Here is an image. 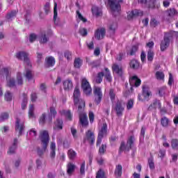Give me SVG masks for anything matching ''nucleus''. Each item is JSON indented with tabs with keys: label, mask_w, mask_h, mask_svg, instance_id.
Segmentation results:
<instances>
[{
	"label": "nucleus",
	"mask_w": 178,
	"mask_h": 178,
	"mask_svg": "<svg viewBox=\"0 0 178 178\" xmlns=\"http://www.w3.org/2000/svg\"><path fill=\"white\" fill-rule=\"evenodd\" d=\"M148 163L150 169H154L155 168V164L154 163V160L152 159H149L148 160Z\"/></svg>",
	"instance_id": "obj_56"
},
{
	"label": "nucleus",
	"mask_w": 178,
	"mask_h": 178,
	"mask_svg": "<svg viewBox=\"0 0 178 178\" xmlns=\"http://www.w3.org/2000/svg\"><path fill=\"white\" fill-rule=\"evenodd\" d=\"M35 40H37V35L34 33L31 34L29 36L30 42H34Z\"/></svg>",
	"instance_id": "obj_57"
},
{
	"label": "nucleus",
	"mask_w": 178,
	"mask_h": 178,
	"mask_svg": "<svg viewBox=\"0 0 178 178\" xmlns=\"http://www.w3.org/2000/svg\"><path fill=\"white\" fill-rule=\"evenodd\" d=\"M29 136H31V138H35L37 137V131L34 129H31L29 132Z\"/></svg>",
	"instance_id": "obj_47"
},
{
	"label": "nucleus",
	"mask_w": 178,
	"mask_h": 178,
	"mask_svg": "<svg viewBox=\"0 0 178 178\" xmlns=\"http://www.w3.org/2000/svg\"><path fill=\"white\" fill-rule=\"evenodd\" d=\"M106 129H108V125L106 124H103V126L98 134L97 145H99L101 143H102V138H104V136L106 134Z\"/></svg>",
	"instance_id": "obj_12"
},
{
	"label": "nucleus",
	"mask_w": 178,
	"mask_h": 178,
	"mask_svg": "<svg viewBox=\"0 0 178 178\" xmlns=\"http://www.w3.org/2000/svg\"><path fill=\"white\" fill-rule=\"evenodd\" d=\"M116 27H118V24L115 22H113L112 24L109 25L110 30H112L113 31H115V30H116Z\"/></svg>",
	"instance_id": "obj_64"
},
{
	"label": "nucleus",
	"mask_w": 178,
	"mask_h": 178,
	"mask_svg": "<svg viewBox=\"0 0 178 178\" xmlns=\"http://www.w3.org/2000/svg\"><path fill=\"white\" fill-rule=\"evenodd\" d=\"M147 60L148 62H152L154 60V51L149 49L147 52Z\"/></svg>",
	"instance_id": "obj_38"
},
{
	"label": "nucleus",
	"mask_w": 178,
	"mask_h": 178,
	"mask_svg": "<svg viewBox=\"0 0 178 178\" xmlns=\"http://www.w3.org/2000/svg\"><path fill=\"white\" fill-rule=\"evenodd\" d=\"M55 65V58L52 56L47 57L44 61V67H52Z\"/></svg>",
	"instance_id": "obj_19"
},
{
	"label": "nucleus",
	"mask_w": 178,
	"mask_h": 178,
	"mask_svg": "<svg viewBox=\"0 0 178 178\" xmlns=\"http://www.w3.org/2000/svg\"><path fill=\"white\" fill-rule=\"evenodd\" d=\"M171 147L173 149H178V140L172 139L171 140Z\"/></svg>",
	"instance_id": "obj_40"
},
{
	"label": "nucleus",
	"mask_w": 178,
	"mask_h": 178,
	"mask_svg": "<svg viewBox=\"0 0 178 178\" xmlns=\"http://www.w3.org/2000/svg\"><path fill=\"white\" fill-rule=\"evenodd\" d=\"M113 106L116 111L117 116H122L123 115L124 107L122 105V101L117 99L116 102L113 104Z\"/></svg>",
	"instance_id": "obj_10"
},
{
	"label": "nucleus",
	"mask_w": 178,
	"mask_h": 178,
	"mask_svg": "<svg viewBox=\"0 0 178 178\" xmlns=\"http://www.w3.org/2000/svg\"><path fill=\"white\" fill-rule=\"evenodd\" d=\"M93 92L95 97V103L98 105V104H100L101 101L102 100V90L101 88L95 86Z\"/></svg>",
	"instance_id": "obj_11"
},
{
	"label": "nucleus",
	"mask_w": 178,
	"mask_h": 178,
	"mask_svg": "<svg viewBox=\"0 0 178 178\" xmlns=\"http://www.w3.org/2000/svg\"><path fill=\"white\" fill-rule=\"evenodd\" d=\"M106 152V145H102L99 149V154L100 155H104Z\"/></svg>",
	"instance_id": "obj_43"
},
{
	"label": "nucleus",
	"mask_w": 178,
	"mask_h": 178,
	"mask_svg": "<svg viewBox=\"0 0 178 178\" xmlns=\"http://www.w3.org/2000/svg\"><path fill=\"white\" fill-rule=\"evenodd\" d=\"M56 115V110H55V108L51 107L50 108V114L49 115L48 118H47V120L49 122V123H51L52 122V116L53 118H55Z\"/></svg>",
	"instance_id": "obj_26"
},
{
	"label": "nucleus",
	"mask_w": 178,
	"mask_h": 178,
	"mask_svg": "<svg viewBox=\"0 0 178 178\" xmlns=\"http://www.w3.org/2000/svg\"><path fill=\"white\" fill-rule=\"evenodd\" d=\"M138 45L133 46L129 52V55L133 56V55H135L136 51H138Z\"/></svg>",
	"instance_id": "obj_48"
},
{
	"label": "nucleus",
	"mask_w": 178,
	"mask_h": 178,
	"mask_svg": "<svg viewBox=\"0 0 178 178\" xmlns=\"http://www.w3.org/2000/svg\"><path fill=\"white\" fill-rule=\"evenodd\" d=\"M169 44H170V40L168 38H164V40L161 42V51H165L168 47H169Z\"/></svg>",
	"instance_id": "obj_22"
},
{
	"label": "nucleus",
	"mask_w": 178,
	"mask_h": 178,
	"mask_svg": "<svg viewBox=\"0 0 178 178\" xmlns=\"http://www.w3.org/2000/svg\"><path fill=\"white\" fill-rule=\"evenodd\" d=\"M76 15H77L78 19H79V20H81L83 23H86V22H87V19H86L84 17H83V15H81V13H80L79 11H76Z\"/></svg>",
	"instance_id": "obj_51"
},
{
	"label": "nucleus",
	"mask_w": 178,
	"mask_h": 178,
	"mask_svg": "<svg viewBox=\"0 0 178 178\" xmlns=\"http://www.w3.org/2000/svg\"><path fill=\"white\" fill-rule=\"evenodd\" d=\"M65 58H66L67 60H70V59H72V53L70 51H65Z\"/></svg>",
	"instance_id": "obj_62"
},
{
	"label": "nucleus",
	"mask_w": 178,
	"mask_h": 178,
	"mask_svg": "<svg viewBox=\"0 0 178 178\" xmlns=\"http://www.w3.org/2000/svg\"><path fill=\"white\" fill-rule=\"evenodd\" d=\"M167 12H168V16H170V17L175 16V15H176V13H177V11H176V10H175V8H170Z\"/></svg>",
	"instance_id": "obj_52"
},
{
	"label": "nucleus",
	"mask_w": 178,
	"mask_h": 178,
	"mask_svg": "<svg viewBox=\"0 0 178 178\" xmlns=\"http://www.w3.org/2000/svg\"><path fill=\"white\" fill-rule=\"evenodd\" d=\"M63 122L61 120H56L54 122V130H62L63 129Z\"/></svg>",
	"instance_id": "obj_27"
},
{
	"label": "nucleus",
	"mask_w": 178,
	"mask_h": 178,
	"mask_svg": "<svg viewBox=\"0 0 178 178\" xmlns=\"http://www.w3.org/2000/svg\"><path fill=\"white\" fill-rule=\"evenodd\" d=\"M0 74L6 76L7 81V87H17V86H23V77L21 72L17 73L16 81L10 77L12 76V68L4 67L0 71Z\"/></svg>",
	"instance_id": "obj_2"
},
{
	"label": "nucleus",
	"mask_w": 178,
	"mask_h": 178,
	"mask_svg": "<svg viewBox=\"0 0 178 178\" xmlns=\"http://www.w3.org/2000/svg\"><path fill=\"white\" fill-rule=\"evenodd\" d=\"M16 16V11H12L11 13H8L6 16L7 19H12Z\"/></svg>",
	"instance_id": "obj_60"
},
{
	"label": "nucleus",
	"mask_w": 178,
	"mask_h": 178,
	"mask_svg": "<svg viewBox=\"0 0 178 178\" xmlns=\"http://www.w3.org/2000/svg\"><path fill=\"white\" fill-rule=\"evenodd\" d=\"M50 9H51V5L48 2L46 3L44 6V10L46 15H48V13H49Z\"/></svg>",
	"instance_id": "obj_49"
},
{
	"label": "nucleus",
	"mask_w": 178,
	"mask_h": 178,
	"mask_svg": "<svg viewBox=\"0 0 178 178\" xmlns=\"http://www.w3.org/2000/svg\"><path fill=\"white\" fill-rule=\"evenodd\" d=\"M76 169V165L72 163H69L67 165V175H72L74 170Z\"/></svg>",
	"instance_id": "obj_29"
},
{
	"label": "nucleus",
	"mask_w": 178,
	"mask_h": 178,
	"mask_svg": "<svg viewBox=\"0 0 178 178\" xmlns=\"http://www.w3.org/2000/svg\"><path fill=\"white\" fill-rule=\"evenodd\" d=\"M4 98L7 102L12 101V93H10L9 91H7L4 95Z\"/></svg>",
	"instance_id": "obj_45"
},
{
	"label": "nucleus",
	"mask_w": 178,
	"mask_h": 178,
	"mask_svg": "<svg viewBox=\"0 0 178 178\" xmlns=\"http://www.w3.org/2000/svg\"><path fill=\"white\" fill-rule=\"evenodd\" d=\"M150 24L152 27H156L159 24V22L156 21L155 19H152L150 22Z\"/></svg>",
	"instance_id": "obj_55"
},
{
	"label": "nucleus",
	"mask_w": 178,
	"mask_h": 178,
	"mask_svg": "<svg viewBox=\"0 0 178 178\" xmlns=\"http://www.w3.org/2000/svg\"><path fill=\"white\" fill-rule=\"evenodd\" d=\"M134 143V136H131L127 143V145L124 144V143H122L120 147V151H130V149H131V147H133V143Z\"/></svg>",
	"instance_id": "obj_9"
},
{
	"label": "nucleus",
	"mask_w": 178,
	"mask_h": 178,
	"mask_svg": "<svg viewBox=\"0 0 178 178\" xmlns=\"http://www.w3.org/2000/svg\"><path fill=\"white\" fill-rule=\"evenodd\" d=\"M74 104L78 106V111L79 112V122L83 127L88 126V118L87 114L84 112V107L86 106V102L80 99V88L76 87L74 90Z\"/></svg>",
	"instance_id": "obj_1"
},
{
	"label": "nucleus",
	"mask_w": 178,
	"mask_h": 178,
	"mask_svg": "<svg viewBox=\"0 0 178 178\" xmlns=\"http://www.w3.org/2000/svg\"><path fill=\"white\" fill-rule=\"evenodd\" d=\"M21 98L22 99V108L26 109V106L27 105V95L23 94Z\"/></svg>",
	"instance_id": "obj_32"
},
{
	"label": "nucleus",
	"mask_w": 178,
	"mask_h": 178,
	"mask_svg": "<svg viewBox=\"0 0 178 178\" xmlns=\"http://www.w3.org/2000/svg\"><path fill=\"white\" fill-rule=\"evenodd\" d=\"M156 79H157V80H163V79H165V74H163L162 72H156Z\"/></svg>",
	"instance_id": "obj_39"
},
{
	"label": "nucleus",
	"mask_w": 178,
	"mask_h": 178,
	"mask_svg": "<svg viewBox=\"0 0 178 178\" xmlns=\"http://www.w3.org/2000/svg\"><path fill=\"white\" fill-rule=\"evenodd\" d=\"M129 84L131 87H139L141 85V79L137 76H133L129 79Z\"/></svg>",
	"instance_id": "obj_16"
},
{
	"label": "nucleus",
	"mask_w": 178,
	"mask_h": 178,
	"mask_svg": "<svg viewBox=\"0 0 178 178\" xmlns=\"http://www.w3.org/2000/svg\"><path fill=\"white\" fill-rule=\"evenodd\" d=\"M63 88L66 91H69L73 88V82L70 81V79H67L63 83Z\"/></svg>",
	"instance_id": "obj_20"
},
{
	"label": "nucleus",
	"mask_w": 178,
	"mask_h": 178,
	"mask_svg": "<svg viewBox=\"0 0 178 178\" xmlns=\"http://www.w3.org/2000/svg\"><path fill=\"white\" fill-rule=\"evenodd\" d=\"M82 65H83V60L79 58H75L74 61V67H76V69H79V67H81Z\"/></svg>",
	"instance_id": "obj_30"
},
{
	"label": "nucleus",
	"mask_w": 178,
	"mask_h": 178,
	"mask_svg": "<svg viewBox=\"0 0 178 178\" xmlns=\"http://www.w3.org/2000/svg\"><path fill=\"white\" fill-rule=\"evenodd\" d=\"M29 116L30 118H35V115H34V105L33 104H31L29 106Z\"/></svg>",
	"instance_id": "obj_36"
},
{
	"label": "nucleus",
	"mask_w": 178,
	"mask_h": 178,
	"mask_svg": "<svg viewBox=\"0 0 178 178\" xmlns=\"http://www.w3.org/2000/svg\"><path fill=\"white\" fill-rule=\"evenodd\" d=\"M109 97H110L111 100L112 101L113 104L116 103V102L115 101V98H116V95L115 94V91H113V89L110 90Z\"/></svg>",
	"instance_id": "obj_37"
},
{
	"label": "nucleus",
	"mask_w": 178,
	"mask_h": 178,
	"mask_svg": "<svg viewBox=\"0 0 178 178\" xmlns=\"http://www.w3.org/2000/svg\"><path fill=\"white\" fill-rule=\"evenodd\" d=\"M112 70L115 74H118L120 77L123 76V67L121 65L114 63L112 66Z\"/></svg>",
	"instance_id": "obj_14"
},
{
	"label": "nucleus",
	"mask_w": 178,
	"mask_h": 178,
	"mask_svg": "<svg viewBox=\"0 0 178 178\" xmlns=\"http://www.w3.org/2000/svg\"><path fill=\"white\" fill-rule=\"evenodd\" d=\"M86 163L83 162L81 165V168H80V173L81 175H84V173L86 172Z\"/></svg>",
	"instance_id": "obj_53"
},
{
	"label": "nucleus",
	"mask_w": 178,
	"mask_h": 178,
	"mask_svg": "<svg viewBox=\"0 0 178 178\" xmlns=\"http://www.w3.org/2000/svg\"><path fill=\"white\" fill-rule=\"evenodd\" d=\"M96 178H106L105 176V172L101 169L99 170L97 173Z\"/></svg>",
	"instance_id": "obj_42"
},
{
	"label": "nucleus",
	"mask_w": 178,
	"mask_h": 178,
	"mask_svg": "<svg viewBox=\"0 0 178 178\" xmlns=\"http://www.w3.org/2000/svg\"><path fill=\"white\" fill-rule=\"evenodd\" d=\"M39 41H40V44H45V42H48V38H47L45 34H42L40 36Z\"/></svg>",
	"instance_id": "obj_41"
},
{
	"label": "nucleus",
	"mask_w": 178,
	"mask_h": 178,
	"mask_svg": "<svg viewBox=\"0 0 178 178\" xmlns=\"http://www.w3.org/2000/svg\"><path fill=\"white\" fill-rule=\"evenodd\" d=\"M15 130L16 131H19V136H22L23 130H24V123H23L19 118L16 120Z\"/></svg>",
	"instance_id": "obj_15"
},
{
	"label": "nucleus",
	"mask_w": 178,
	"mask_h": 178,
	"mask_svg": "<svg viewBox=\"0 0 178 178\" xmlns=\"http://www.w3.org/2000/svg\"><path fill=\"white\" fill-rule=\"evenodd\" d=\"M79 33H80L81 35H83L84 37V36L87 35L88 31H87V29L82 28L79 30Z\"/></svg>",
	"instance_id": "obj_58"
},
{
	"label": "nucleus",
	"mask_w": 178,
	"mask_h": 178,
	"mask_svg": "<svg viewBox=\"0 0 178 178\" xmlns=\"http://www.w3.org/2000/svg\"><path fill=\"white\" fill-rule=\"evenodd\" d=\"M9 118V114L8 113H3L0 115V122H3V120H6Z\"/></svg>",
	"instance_id": "obj_46"
},
{
	"label": "nucleus",
	"mask_w": 178,
	"mask_h": 178,
	"mask_svg": "<svg viewBox=\"0 0 178 178\" xmlns=\"http://www.w3.org/2000/svg\"><path fill=\"white\" fill-rule=\"evenodd\" d=\"M77 154L76 153V152H74V150L73 149H70L68 151V158L71 160H73L76 158Z\"/></svg>",
	"instance_id": "obj_34"
},
{
	"label": "nucleus",
	"mask_w": 178,
	"mask_h": 178,
	"mask_svg": "<svg viewBox=\"0 0 178 178\" xmlns=\"http://www.w3.org/2000/svg\"><path fill=\"white\" fill-rule=\"evenodd\" d=\"M50 156L52 159H54V158H55L56 153L55 152L56 149V145L55 144L54 142H52L50 146Z\"/></svg>",
	"instance_id": "obj_28"
},
{
	"label": "nucleus",
	"mask_w": 178,
	"mask_h": 178,
	"mask_svg": "<svg viewBox=\"0 0 178 178\" xmlns=\"http://www.w3.org/2000/svg\"><path fill=\"white\" fill-rule=\"evenodd\" d=\"M106 31L104 28L98 29L95 33V37L97 40H102L105 37Z\"/></svg>",
	"instance_id": "obj_17"
},
{
	"label": "nucleus",
	"mask_w": 178,
	"mask_h": 178,
	"mask_svg": "<svg viewBox=\"0 0 178 178\" xmlns=\"http://www.w3.org/2000/svg\"><path fill=\"white\" fill-rule=\"evenodd\" d=\"M81 87L85 95H91V94H92V89L91 88V86L86 78H83L81 80Z\"/></svg>",
	"instance_id": "obj_7"
},
{
	"label": "nucleus",
	"mask_w": 178,
	"mask_h": 178,
	"mask_svg": "<svg viewBox=\"0 0 178 178\" xmlns=\"http://www.w3.org/2000/svg\"><path fill=\"white\" fill-rule=\"evenodd\" d=\"M161 123L163 127H168L170 123L169 119L166 117H163L161 119Z\"/></svg>",
	"instance_id": "obj_33"
},
{
	"label": "nucleus",
	"mask_w": 178,
	"mask_h": 178,
	"mask_svg": "<svg viewBox=\"0 0 178 178\" xmlns=\"http://www.w3.org/2000/svg\"><path fill=\"white\" fill-rule=\"evenodd\" d=\"M140 3H147L149 8L154 9L155 8V3H156V0H138Z\"/></svg>",
	"instance_id": "obj_21"
},
{
	"label": "nucleus",
	"mask_w": 178,
	"mask_h": 178,
	"mask_svg": "<svg viewBox=\"0 0 178 178\" xmlns=\"http://www.w3.org/2000/svg\"><path fill=\"white\" fill-rule=\"evenodd\" d=\"M108 5L113 13H119L120 12V4L118 0H108Z\"/></svg>",
	"instance_id": "obj_8"
},
{
	"label": "nucleus",
	"mask_w": 178,
	"mask_h": 178,
	"mask_svg": "<svg viewBox=\"0 0 178 178\" xmlns=\"http://www.w3.org/2000/svg\"><path fill=\"white\" fill-rule=\"evenodd\" d=\"M115 176L118 178L122 176V166L120 165H118L115 170Z\"/></svg>",
	"instance_id": "obj_31"
},
{
	"label": "nucleus",
	"mask_w": 178,
	"mask_h": 178,
	"mask_svg": "<svg viewBox=\"0 0 178 178\" xmlns=\"http://www.w3.org/2000/svg\"><path fill=\"white\" fill-rule=\"evenodd\" d=\"M151 106L152 108H154V109H156V108H161V102L159 100H154Z\"/></svg>",
	"instance_id": "obj_44"
},
{
	"label": "nucleus",
	"mask_w": 178,
	"mask_h": 178,
	"mask_svg": "<svg viewBox=\"0 0 178 178\" xmlns=\"http://www.w3.org/2000/svg\"><path fill=\"white\" fill-rule=\"evenodd\" d=\"M94 119H95L94 113L91 112V111L89 112V120H90V123L94 122Z\"/></svg>",
	"instance_id": "obj_63"
},
{
	"label": "nucleus",
	"mask_w": 178,
	"mask_h": 178,
	"mask_svg": "<svg viewBox=\"0 0 178 178\" xmlns=\"http://www.w3.org/2000/svg\"><path fill=\"white\" fill-rule=\"evenodd\" d=\"M92 13L93 16L98 17L102 15V11L98 7L93 6L92 8Z\"/></svg>",
	"instance_id": "obj_25"
},
{
	"label": "nucleus",
	"mask_w": 178,
	"mask_h": 178,
	"mask_svg": "<svg viewBox=\"0 0 178 178\" xmlns=\"http://www.w3.org/2000/svg\"><path fill=\"white\" fill-rule=\"evenodd\" d=\"M175 83V79H173V75L171 73L169 74V79H168V86H172Z\"/></svg>",
	"instance_id": "obj_54"
},
{
	"label": "nucleus",
	"mask_w": 178,
	"mask_h": 178,
	"mask_svg": "<svg viewBox=\"0 0 178 178\" xmlns=\"http://www.w3.org/2000/svg\"><path fill=\"white\" fill-rule=\"evenodd\" d=\"M144 136H145V128L142 127L140 131V140H144Z\"/></svg>",
	"instance_id": "obj_61"
},
{
	"label": "nucleus",
	"mask_w": 178,
	"mask_h": 178,
	"mask_svg": "<svg viewBox=\"0 0 178 178\" xmlns=\"http://www.w3.org/2000/svg\"><path fill=\"white\" fill-rule=\"evenodd\" d=\"M45 118H47V116L45 115V113H43L39 120L40 124H44L45 123Z\"/></svg>",
	"instance_id": "obj_59"
},
{
	"label": "nucleus",
	"mask_w": 178,
	"mask_h": 178,
	"mask_svg": "<svg viewBox=\"0 0 178 178\" xmlns=\"http://www.w3.org/2000/svg\"><path fill=\"white\" fill-rule=\"evenodd\" d=\"M16 148H17V139H14L13 145L10 147L8 151V154H9V155H12V154H15V152H16Z\"/></svg>",
	"instance_id": "obj_23"
},
{
	"label": "nucleus",
	"mask_w": 178,
	"mask_h": 178,
	"mask_svg": "<svg viewBox=\"0 0 178 178\" xmlns=\"http://www.w3.org/2000/svg\"><path fill=\"white\" fill-rule=\"evenodd\" d=\"M16 58L19 59V60H24L25 67H26V74L25 77L28 81L33 80V74L31 72V63H30V60L29 59V54L24 51H19L17 53Z\"/></svg>",
	"instance_id": "obj_3"
},
{
	"label": "nucleus",
	"mask_w": 178,
	"mask_h": 178,
	"mask_svg": "<svg viewBox=\"0 0 178 178\" xmlns=\"http://www.w3.org/2000/svg\"><path fill=\"white\" fill-rule=\"evenodd\" d=\"M40 139L43 147V152H45L47 147H48V143H49V134H48V131L45 130L41 131Z\"/></svg>",
	"instance_id": "obj_5"
},
{
	"label": "nucleus",
	"mask_w": 178,
	"mask_h": 178,
	"mask_svg": "<svg viewBox=\"0 0 178 178\" xmlns=\"http://www.w3.org/2000/svg\"><path fill=\"white\" fill-rule=\"evenodd\" d=\"M137 16H143V11L140 10H134L128 14L127 18L130 20V19L137 17Z\"/></svg>",
	"instance_id": "obj_18"
},
{
	"label": "nucleus",
	"mask_w": 178,
	"mask_h": 178,
	"mask_svg": "<svg viewBox=\"0 0 178 178\" xmlns=\"http://www.w3.org/2000/svg\"><path fill=\"white\" fill-rule=\"evenodd\" d=\"M58 3L56 2L54 3V23L56 24V17H58Z\"/></svg>",
	"instance_id": "obj_35"
},
{
	"label": "nucleus",
	"mask_w": 178,
	"mask_h": 178,
	"mask_svg": "<svg viewBox=\"0 0 178 178\" xmlns=\"http://www.w3.org/2000/svg\"><path fill=\"white\" fill-rule=\"evenodd\" d=\"M104 76L107 81H112V76H111V72L108 68H105V74H104V72H99L97 74V76L96 78V83H97V84L101 83Z\"/></svg>",
	"instance_id": "obj_6"
},
{
	"label": "nucleus",
	"mask_w": 178,
	"mask_h": 178,
	"mask_svg": "<svg viewBox=\"0 0 178 178\" xmlns=\"http://www.w3.org/2000/svg\"><path fill=\"white\" fill-rule=\"evenodd\" d=\"M85 141L89 142L91 145L95 143V134H94V131L90 129L87 131L86 133Z\"/></svg>",
	"instance_id": "obj_13"
},
{
	"label": "nucleus",
	"mask_w": 178,
	"mask_h": 178,
	"mask_svg": "<svg viewBox=\"0 0 178 178\" xmlns=\"http://www.w3.org/2000/svg\"><path fill=\"white\" fill-rule=\"evenodd\" d=\"M152 97V92L149 90V88L147 86H143V93L142 96L138 95L139 101L144 102V101H149V98Z\"/></svg>",
	"instance_id": "obj_4"
},
{
	"label": "nucleus",
	"mask_w": 178,
	"mask_h": 178,
	"mask_svg": "<svg viewBox=\"0 0 178 178\" xmlns=\"http://www.w3.org/2000/svg\"><path fill=\"white\" fill-rule=\"evenodd\" d=\"M133 106H134V101L133 99H130L127 104V109L130 110Z\"/></svg>",
	"instance_id": "obj_50"
},
{
	"label": "nucleus",
	"mask_w": 178,
	"mask_h": 178,
	"mask_svg": "<svg viewBox=\"0 0 178 178\" xmlns=\"http://www.w3.org/2000/svg\"><path fill=\"white\" fill-rule=\"evenodd\" d=\"M129 66L131 69H134L135 70H137L140 67V63H138V60L136 59H133L129 63Z\"/></svg>",
	"instance_id": "obj_24"
}]
</instances>
